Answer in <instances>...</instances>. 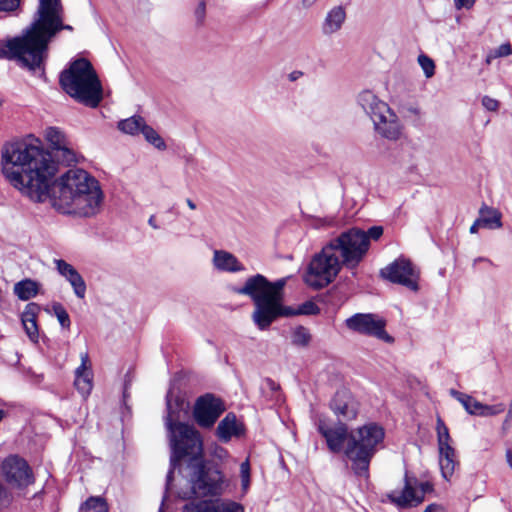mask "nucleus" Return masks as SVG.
Instances as JSON below:
<instances>
[{
	"label": "nucleus",
	"mask_w": 512,
	"mask_h": 512,
	"mask_svg": "<svg viewBox=\"0 0 512 512\" xmlns=\"http://www.w3.org/2000/svg\"><path fill=\"white\" fill-rule=\"evenodd\" d=\"M505 410V405L503 403H498L495 405H486L479 402V407L476 411V416H494L498 415Z\"/></svg>",
	"instance_id": "nucleus-42"
},
{
	"label": "nucleus",
	"mask_w": 512,
	"mask_h": 512,
	"mask_svg": "<svg viewBox=\"0 0 512 512\" xmlns=\"http://www.w3.org/2000/svg\"><path fill=\"white\" fill-rule=\"evenodd\" d=\"M74 385L83 396L89 395L92 390L91 373H86L84 376H75Z\"/></svg>",
	"instance_id": "nucleus-41"
},
{
	"label": "nucleus",
	"mask_w": 512,
	"mask_h": 512,
	"mask_svg": "<svg viewBox=\"0 0 512 512\" xmlns=\"http://www.w3.org/2000/svg\"><path fill=\"white\" fill-rule=\"evenodd\" d=\"M56 270L65 279L69 278L75 271H77L71 264L63 259L54 260Z\"/></svg>",
	"instance_id": "nucleus-44"
},
{
	"label": "nucleus",
	"mask_w": 512,
	"mask_h": 512,
	"mask_svg": "<svg viewBox=\"0 0 512 512\" xmlns=\"http://www.w3.org/2000/svg\"><path fill=\"white\" fill-rule=\"evenodd\" d=\"M346 20V10L342 5L331 8L322 23L324 35H332L338 32Z\"/></svg>",
	"instance_id": "nucleus-25"
},
{
	"label": "nucleus",
	"mask_w": 512,
	"mask_h": 512,
	"mask_svg": "<svg viewBox=\"0 0 512 512\" xmlns=\"http://www.w3.org/2000/svg\"><path fill=\"white\" fill-rule=\"evenodd\" d=\"M188 468L191 483V492L202 499L221 497L227 487L228 481L220 466L213 461L203 459L200 455L191 456Z\"/></svg>",
	"instance_id": "nucleus-6"
},
{
	"label": "nucleus",
	"mask_w": 512,
	"mask_h": 512,
	"mask_svg": "<svg viewBox=\"0 0 512 512\" xmlns=\"http://www.w3.org/2000/svg\"><path fill=\"white\" fill-rule=\"evenodd\" d=\"M62 30L73 31V27L64 23L63 6L52 11L41 19H33L25 28L29 54L34 70L43 69L48 56L51 40Z\"/></svg>",
	"instance_id": "nucleus-3"
},
{
	"label": "nucleus",
	"mask_w": 512,
	"mask_h": 512,
	"mask_svg": "<svg viewBox=\"0 0 512 512\" xmlns=\"http://www.w3.org/2000/svg\"><path fill=\"white\" fill-rule=\"evenodd\" d=\"M357 101L365 113L371 118L374 130L377 133L379 132V127L382 128L383 124L388 121L390 113L394 112L387 103L380 100L370 90L362 91L358 95Z\"/></svg>",
	"instance_id": "nucleus-16"
},
{
	"label": "nucleus",
	"mask_w": 512,
	"mask_h": 512,
	"mask_svg": "<svg viewBox=\"0 0 512 512\" xmlns=\"http://www.w3.org/2000/svg\"><path fill=\"white\" fill-rule=\"evenodd\" d=\"M344 265L334 248L327 243L311 259L303 277L304 282L314 289H321L334 281Z\"/></svg>",
	"instance_id": "nucleus-9"
},
{
	"label": "nucleus",
	"mask_w": 512,
	"mask_h": 512,
	"mask_svg": "<svg viewBox=\"0 0 512 512\" xmlns=\"http://www.w3.org/2000/svg\"><path fill=\"white\" fill-rule=\"evenodd\" d=\"M61 88L77 102L96 108L103 98L101 81L86 58H78L70 62L59 76Z\"/></svg>",
	"instance_id": "nucleus-2"
},
{
	"label": "nucleus",
	"mask_w": 512,
	"mask_h": 512,
	"mask_svg": "<svg viewBox=\"0 0 512 512\" xmlns=\"http://www.w3.org/2000/svg\"><path fill=\"white\" fill-rule=\"evenodd\" d=\"M506 459H507L509 466L512 468V449H508L506 451Z\"/></svg>",
	"instance_id": "nucleus-60"
},
{
	"label": "nucleus",
	"mask_w": 512,
	"mask_h": 512,
	"mask_svg": "<svg viewBox=\"0 0 512 512\" xmlns=\"http://www.w3.org/2000/svg\"><path fill=\"white\" fill-rule=\"evenodd\" d=\"M509 414H512V399H511V403H510Z\"/></svg>",
	"instance_id": "nucleus-64"
},
{
	"label": "nucleus",
	"mask_w": 512,
	"mask_h": 512,
	"mask_svg": "<svg viewBox=\"0 0 512 512\" xmlns=\"http://www.w3.org/2000/svg\"><path fill=\"white\" fill-rule=\"evenodd\" d=\"M266 382H267L268 387H269L271 390H273V391H277V390H279V388H280V387H279V385H278L275 381H273L272 379L268 378V379L266 380Z\"/></svg>",
	"instance_id": "nucleus-54"
},
{
	"label": "nucleus",
	"mask_w": 512,
	"mask_h": 512,
	"mask_svg": "<svg viewBox=\"0 0 512 512\" xmlns=\"http://www.w3.org/2000/svg\"><path fill=\"white\" fill-rule=\"evenodd\" d=\"M241 481H242V487L244 489H246L250 483V476L248 478H241Z\"/></svg>",
	"instance_id": "nucleus-61"
},
{
	"label": "nucleus",
	"mask_w": 512,
	"mask_h": 512,
	"mask_svg": "<svg viewBox=\"0 0 512 512\" xmlns=\"http://www.w3.org/2000/svg\"><path fill=\"white\" fill-rule=\"evenodd\" d=\"M481 226L489 229H499L502 227V214L499 210L483 204L479 210Z\"/></svg>",
	"instance_id": "nucleus-28"
},
{
	"label": "nucleus",
	"mask_w": 512,
	"mask_h": 512,
	"mask_svg": "<svg viewBox=\"0 0 512 512\" xmlns=\"http://www.w3.org/2000/svg\"><path fill=\"white\" fill-rule=\"evenodd\" d=\"M225 410V404L220 398L207 393L196 400L193 416L200 427L208 429L214 426Z\"/></svg>",
	"instance_id": "nucleus-12"
},
{
	"label": "nucleus",
	"mask_w": 512,
	"mask_h": 512,
	"mask_svg": "<svg viewBox=\"0 0 512 512\" xmlns=\"http://www.w3.org/2000/svg\"><path fill=\"white\" fill-rule=\"evenodd\" d=\"M286 278H280L276 281L268 279L267 293L271 296V302L267 303L269 307L270 325L276 321L281 315L291 314V311L284 309L286 306L283 304V289L286 285Z\"/></svg>",
	"instance_id": "nucleus-22"
},
{
	"label": "nucleus",
	"mask_w": 512,
	"mask_h": 512,
	"mask_svg": "<svg viewBox=\"0 0 512 512\" xmlns=\"http://www.w3.org/2000/svg\"><path fill=\"white\" fill-rule=\"evenodd\" d=\"M62 6L61 0H38V7L34 13L33 19H41Z\"/></svg>",
	"instance_id": "nucleus-35"
},
{
	"label": "nucleus",
	"mask_w": 512,
	"mask_h": 512,
	"mask_svg": "<svg viewBox=\"0 0 512 512\" xmlns=\"http://www.w3.org/2000/svg\"><path fill=\"white\" fill-rule=\"evenodd\" d=\"M194 14H195L197 23L199 25L203 24L204 19H205V15H206V3H205L204 0H201L199 2L198 6L195 9Z\"/></svg>",
	"instance_id": "nucleus-47"
},
{
	"label": "nucleus",
	"mask_w": 512,
	"mask_h": 512,
	"mask_svg": "<svg viewBox=\"0 0 512 512\" xmlns=\"http://www.w3.org/2000/svg\"><path fill=\"white\" fill-rule=\"evenodd\" d=\"M384 233L382 226L375 225L364 231L352 227L331 239L328 243L334 248L341 263L353 270L363 261L370 248L371 241H378Z\"/></svg>",
	"instance_id": "nucleus-5"
},
{
	"label": "nucleus",
	"mask_w": 512,
	"mask_h": 512,
	"mask_svg": "<svg viewBox=\"0 0 512 512\" xmlns=\"http://www.w3.org/2000/svg\"><path fill=\"white\" fill-rule=\"evenodd\" d=\"M418 63L421 66L426 78H431L435 73V64L433 60L425 54L418 57Z\"/></svg>",
	"instance_id": "nucleus-43"
},
{
	"label": "nucleus",
	"mask_w": 512,
	"mask_h": 512,
	"mask_svg": "<svg viewBox=\"0 0 512 512\" xmlns=\"http://www.w3.org/2000/svg\"><path fill=\"white\" fill-rule=\"evenodd\" d=\"M142 134L145 139L157 149L164 150L166 148L164 140L151 126L145 124Z\"/></svg>",
	"instance_id": "nucleus-38"
},
{
	"label": "nucleus",
	"mask_w": 512,
	"mask_h": 512,
	"mask_svg": "<svg viewBox=\"0 0 512 512\" xmlns=\"http://www.w3.org/2000/svg\"><path fill=\"white\" fill-rule=\"evenodd\" d=\"M317 0H302V6L304 8H310L316 3Z\"/></svg>",
	"instance_id": "nucleus-59"
},
{
	"label": "nucleus",
	"mask_w": 512,
	"mask_h": 512,
	"mask_svg": "<svg viewBox=\"0 0 512 512\" xmlns=\"http://www.w3.org/2000/svg\"><path fill=\"white\" fill-rule=\"evenodd\" d=\"M148 224L153 228V229H159L160 227L156 224V221H155V216L152 215L150 216L149 220H148Z\"/></svg>",
	"instance_id": "nucleus-58"
},
{
	"label": "nucleus",
	"mask_w": 512,
	"mask_h": 512,
	"mask_svg": "<svg viewBox=\"0 0 512 512\" xmlns=\"http://www.w3.org/2000/svg\"><path fill=\"white\" fill-rule=\"evenodd\" d=\"M40 305L34 302L28 303L22 313L21 320L24 330L33 342L39 339V330L37 325V315L40 312Z\"/></svg>",
	"instance_id": "nucleus-24"
},
{
	"label": "nucleus",
	"mask_w": 512,
	"mask_h": 512,
	"mask_svg": "<svg viewBox=\"0 0 512 512\" xmlns=\"http://www.w3.org/2000/svg\"><path fill=\"white\" fill-rule=\"evenodd\" d=\"M291 341L295 346L306 347L311 341V334L306 327L299 325L293 330Z\"/></svg>",
	"instance_id": "nucleus-36"
},
{
	"label": "nucleus",
	"mask_w": 512,
	"mask_h": 512,
	"mask_svg": "<svg viewBox=\"0 0 512 512\" xmlns=\"http://www.w3.org/2000/svg\"><path fill=\"white\" fill-rule=\"evenodd\" d=\"M482 105L489 111H496L499 107V102L489 96L482 98Z\"/></svg>",
	"instance_id": "nucleus-48"
},
{
	"label": "nucleus",
	"mask_w": 512,
	"mask_h": 512,
	"mask_svg": "<svg viewBox=\"0 0 512 512\" xmlns=\"http://www.w3.org/2000/svg\"><path fill=\"white\" fill-rule=\"evenodd\" d=\"M20 6V0H0V12H13Z\"/></svg>",
	"instance_id": "nucleus-46"
},
{
	"label": "nucleus",
	"mask_w": 512,
	"mask_h": 512,
	"mask_svg": "<svg viewBox=\"0 0 512 512\" xmlns=\"http://www.w3.org/2000/svg\"><path fill=\"white\" fill-rule=\"evenodd\" d=\"M243 434L244 427L237 421L236 415L232 412L226 414L216 429V436L223 443L229 442L232 437H241Z\"/></svg>",
	"instance_id": "nucleus-23"
},
{
	"label": "nucleus",
	"mask_w": 512,
	"mask_h": 512,
	"mask_svg": "<svg viewBox=\"0 0 512 512\" xmlns=\"http://www.w3.org/2000/svg\"><path fill=\"white\" fill-rule=\"evenodd\" d=\"M214 266L221 271L240 272L244 271V265L232 253L224 250H215L213 256Z\"/></svg>",
	"instance_id": "nucleus-26"
},
{
	"label": "nucleus",
	"mask_w": 512,
	"mask_h": 512,
	"mask_svg": "<svg viewBox=\"0 0 512 512\" xmlns=\"http://www.w3.org/2000/svg\"><path fill=\"white\" fill-rule=\"evenodd\" d=\"M4 160L7 180L32 201L50 200L58 212L79 217L100 211L103 192L99 182L82 169H70L56 179L57 164L38 144L11 145Z\"/></svg>",
	"instance_id": "nucleus-1"
},
{
	"label": "nucleus",
	"mask_w": 512,
	"mask_h": 512,
	"mask_svg": "<svg viewBox=\"0 0 512 512\" xmlns=\"http://www.w3.org/2000/svg\"><path fill=\"white\" fill-rule=\"evenodd\" d=\"M478 262H487L489 264H492V261L488 258H485V257H477L474 259L473 261V266H475Z\"/></svg>",
	"instance_id": "nucleus-56"
},
{
	"label": "nucleus",
	"mask_w": 512,
	"mask_h": 512,
	"mask_svg": "<svg viewBox=\"0 0 512 512\" xmlns=\"http://www.w3.org/2000/svg\"><path fill=\"white\" fill-rule=\"evenodd\" d=\"M171 447V455H170V467L166 475V483H165V492L162 498L161 506L159 508V512H163V506L165 501L168 499V493L170 489V485L174 479V471L177 467L180 466L181 461L185 458L191 459V456L200 455L203 451V446L200 447V450L197 451L194 448H190V444H170Z\"/></svg>",
	"instance_id": "nucleus-21"
},
{
	"label": "nucleus",
	"mask_w": 512,
	"mask_h": 512,
	"mask_svg": "<svg viewBox=\"0 0 512 512\" xmlns=\"http://www.w3.org/2000/svg\"><path fill=\"white\" fill-rule=\"evenodd\" d=\"M408 112L414 115L419 116L420 115V109L416 106H410L407 108Z\"/></svg>",
	"instance_id": "nucleus-57"
},
{
	"label": "nucleus",
	"mask_w": 512,
	"mask_h": 512,
	"mask_svg": "<svg viewBox=\"0 0 512 512\" xmlns=\"http://www.w3.org/2000/svg\"><path fill=\"white\" fill-rule=\"evenodd\" d=\"M384 437L383 427L375 422L367 423L350 432L344 454L351 461L352 469L357 476H368L371 459Z\"/></svg>",
	"instance_id": "nucleus-4"
},
{
	"label": "nucleus",
	"mask_w": 512,
	"mask_h": 512,
	"mask_svg": "<svg viewBox=\"0 0 512 512\" xmlns=\"http://www.w3.org/2000/svg\"><path fill=\"white\" fill-rule=\"evenodd\" d=\"M40 285L32 279H24L14 285V294L22 301L35 297L39 292Z\"/></svg>",
	"instance_id": "nucleus-30"
},
{
	"label": "nucleus",
	"mask_w": 512,
	"mask_h": 512,
	"mask_svg": "<svg viewBox=\"0 0 512 512\" xmlns=\"http://www.w3.org/2000/svg\"><path fill=\"white\" fill-rule=\"evenodd\" d=\"M479 226H481V221L478 218L470 227V233H476L478 231Z\"/></svg>",
	"instance_id": "nucleus-55"
},
{
	"label": "nucleus",
	"mask_w": 512,
	"mask_h": 512,
	"mask_svg": "<svg viewBox=\"0 0 512 512\" xmlns=\"http://www.w3.org/2000/svg\"><path fill=\"white\" fill-rule=\"evenodd\" d=\"M2 469L7 482L19 488L27 487L35 481L28 462L18 455L7 457L3 462Z\"/></svg>",
	"instance_id": "nucleus-15"
},
{
	"label": "nucleus",
	"mask_w": 512,
	"mask_h": 512,
	"mask_svg": "<svg viewBox=\"0 0 512 512\" xmlns=\"http://www.w3.org/2000/svg\"><path fill=\"white\" fill-rule=\"evenodd\" d=\"M450 395L458 400L470 415H476L477 408L479 407V401L474 397L465 393L459 392L455 389L450 390Z\"/></svg>",
	"instance_id": "nucleus-33"
},
{
	"label": "nucleus",
	"mask_w": 512,
	"mask_h": 512,
	"mask_svg": "<svg viewBox=\"0 0 512 512\" xmlns=\"http://www.w3.org/2000/svg\"><path fill=\"white\" fill-rule=\"evenodd\" d=\"M303 75V73L301 71H293L289 74V80L290 81H296L298 80L301 76Z\"/></svg>",
	"instance_id": "nucleus-53"
},
{
	"label": "nucleus",
	"mask_w": 512,
	"mask_h": 512,
	"mask_svg": "<svg viewBox=\"0 0 512 512\" xmlns=\"http://www.w3.org/2000/svg\"><path fill=\"white\" fill-rule=\"evenodd\" d=\"M184 401L178 397H174L172 391H168L166 395V411L165 426L168 432L170 444H190V448L197 451L203 445L202 437L198 430L192 425L180 421V413L184 410Z\"/></svg>",
	"instance_id": "nucleus-7"
},
{
	"label": "nucleus",
	"mask_w": 512,
	"mask_h": 512,
	"mask_svg": "<svg viewBox=\"0 0 512 512\" xmlns=\"http://www.w3.org/2000/svg\"><path fill=\"white\" fill-rule=\"evenodd\" d=\"M268 278L262 274L249 276L242 286H232L230 290L237 295H244L254 304L252 321L259 330H267L270 325L268 304L272 300L267 291Z\"/></svg>",
	"instance_id": "nucleus-8"
},
{
	"label": "nucleus",
	"mask_w": 512,
	"mask_h": 512,
	"mask_svg": "<svg viewBox=\"0 0 512 512\" xmlns=\"http://www.w3.org/2000/svg\"><path fill=\"white\" fill-rule=\"evenodd\" d=\"M330 409L337 417V422H348L356 419L359 404L347 389L338 390L330 401Z\"/></svg>",
	"instance_id": "nucleus-19"
},
{
	"label": "nucleus",
	"mask_w": 512,
	"mask_h": 512,
	"mask_svg": "<svg viewBox=\"0 0 512 512\" xmlns=\"http://www.w3.org/2000/svg\"><path fill=\"white\" fill-rule=\"evenodd\" d=\"M512 54V47L509 43L501 44L496 50H495V57H505Z\"/></svg>",
	"instance_id": "nucleus-49"
},
{
	"label": "nucleus",
	"mask_w": 512,
	"mask_h": 512,
	"mask_svg": "<svg viewBox=\"0 0 512 512\" xmlns=\"http://www.w3.org/2000/svg\"><path fill=\"white\" fill-rule=\"evenodd\" d=\"M317 430L326 440L327 448L332 453L343 451L344 444H347L350 439L348 425L344 422H337L332 427L324 418H320L317 422Z\"/></svg>",
	"instance_id": "nucleus-17"
},
{
	"label": "nucleus",
	"mask_w": 512,
	"mask_h": 512,
	"mask_svg": "<svg viewBox=\"0 0 512 512\" xmlns=\"http://www.w3.org/2000/svg\"><path fill=\"white\" fill-rule=\"evenodd\" d=\"M182 512H245L244 506L231 499L213 497L192 500L186 503Z\"/></svg>",
	"instance_id": "nucleus-18"
},
{
	"label": "nucleus",
	"mask_w": 512,
	"mask_h": 512,
	"mask_svg": "<svg viewBox=\"0 0 512 512\" xmlns=\"http://www.w3.org/2000/svg\"><path fill=\"white\" fill-rule=\"evenodd\" d=\"M284 309L291 311V314L281 315V317H291L296 315H317L320 313V308L311 300L305 301L298 306L297 309L286 306Z\"/></svg>",
	"instance_id": "nucleus-34"
},
{
	"label": "nucleus",
	"mask_w": 512,
	"mask_h": 512,
	"mask_svg": "<svg viewBox=\"0 0 512 512\" xmlns=\"http://www.w3.org/2000/svg\"><path fill=\"white\" fill-rule=\"evenodd\" d=\"M439 449V465L441 474L444 479L450 480L458 465L456 460V451L452 446L440 447Z\"/></svg>",
	"instance_id": "nucleus-27"
},
{
	"label": "nucleus",
	"mask_w": 512,
	"mask_h": 512,
	"mask_svg": "<svg viewBox=\"0 0 512 512\" xmlns=\"http://www.w3.org/2000/svg\"><path fill=\"white\" fill-rule=\"evenodd\" d=\"M73 288L74 294L79 299H84L86 295V283L78 271H75L69 278L66 279Z\"/></svg>",
	"instance_id": "nucleus-37"
},
{
	"label": "nucleus",
	"mask_w": 512,
	"mask_h": 512,
	"mask_svg": "<svg viewBox=\"0 0 512 512\" xmlns=\"http://www.w3.org/2000/svg\"><path fill=\"white\" fill-rule=\"evenodd\" d=\"M52 310L54 315L57 317V320L61 327L64 329H69L71 325V320L64 306L59 302H54L52 304Z\"/></svg>",
	"instance_id": "nucleus-40"
},
{
	"label": "nucleus",
	"mask_w": 512,
	"mask_h": 512,
	"mask_svg": "<svg viewBox=\"0 0 512 512\" xmlns=\"http://www.w3.org/2000/svg\"><path fill=\"white\" fill-rule=\"evenodd\" d=\"M45 138L50 144L51 151L44 149L42 142L39 139H28L23 141H17L13 143H9L4 146L2 150V172L4 173V153L6 149L14 144L18 143H26L31 145L38 144L44 151L48 152L51 155L52 161H54L57 165L58 163L65 164L70 166L77 162V155L74 150L69 146V141L66 138L65 134L57 127H49L46 129Z\"/></svg>",
	"instance_id": "nucleus-10"
},
{
	"label": "nucleus",
	"mask_w": 512,
	"mask_h": 512,
	"mask_svg": "<svg viewBox=\"0 0 512 512\" xmlns=\"http://www.w3.org/2000/svg\"><path fill=\"white\" fill-rule=\"evenodd\" d=\"M378 134L388 140L397 141L402 135V125L395 112L390 113L388 121L383 124L382 128L379 127Z\"/></svg>",
	"instance_id": "nucleus-29"
},
{
	"label": "nucleus",
	"mask_w": 512,
	"mask_h": 512,
	"mask_svg": "<svg viewBox=\"0 0 512 512\" xmlns=\"http://www.w3.org/2000/svg\"><path fill=\"white\" fill-rule=\"evenodd\" d=\"M474 0H454V6L457 10L462 8L469 9L473 6Z\"/></svg>",
	"instance_id": "nucleus-50"
},
{
	"label": "nucleus",
	"mask_w": 512,
	"mask_h": 512,
	"mask_svg": "<svg viewBox=\"0 0 512 512\" xmlns=\"http://www.w3.org/2000/svg\"><path fill=\"white\" fill-rule=\"evenodd\" d=\"M436 431H437L438 448L445 447V446H451V444H450L451 437L449 434V429L441 418L437 419Z\"/></svg>",
	"instance_id": "nucleus-39"
},
{
	"label": "nucleus",
	"mask_w": 512,
	"mask_h": 512,
	"mask_svg": "<svg viewBox=\"0 0 512 512\" xmlns=\"http://www.w3.org/2000/svg\"><path fill=\"white\" fill-rule=\"evenodd\" d=\"M127 388H128V384H127V382H125V386H124V397L126 396Z\"/></svg>",
	"instance_id": "nucleus-63"
},
{
	"label": "nucleus",
	"mask_w": 512,
	"mask_h": 512,
	"mask_svg": "<svg viewBox=\"0 0 512 512\" xmlns=\"http://www.w3.org/2000/svg\"><path fill=\"white\" fill-rule=\"evenodd\" d=\"M382 278L402 286L412 291L418 290V275L409 260L399 258L385 268L381 269Z\"/></svg>",
	"instance_id": "nucleus-13"
},
{
	"label": "nucleus",
	"mask_w": 512,
	"mask_h": 512,
	"mask_svg": "<svg viewBox=\"0 0 512 512\" xmlns=\"http://www.w3.org/2000/svg\"><path fill=\"white\" fill-rule=\"evenodd\" d=\"M81 365L76 369L75 376H84L86 373H91V370L88 366L89 364V355L88 353H81Z\"/></svg>",
	"instance_id": "nucleus-45"
},
{
	"label": "nucleus",
	"mask_w": 512,
	"mask_h": 512,
	"mask_svg": "<svg viewBox=\"0 0 512 512\" xmlns=\"http://www.w3.org/2000/svg\"><path fill=\"white\" fill-rule=\"evenodd\" d=\"M404 480L405 485L400 494H396L395 492L388 494V498L391 503L395 504L398 508H408L421 504L424 500V494L432 491L433 489L429 482H421L419 485L421 493L418 494L412 486V482L410 481L407 473L405 474Z\"/></svg>",
	"instance_id": "nucleus-20"
},
{
	"label": "nucleus",
	"mask_w": 512,
	"mask_h": 512,
	"mask_svg": "<svg viewBox=\"0 0 512 512\" xmlns=\"http://www.w3.org/2000/svg\"><path fill=\"white\" fill-rule=\"evenodd\" d=\"M424 512H443V509L440 505L430 504L426 507Z\"/></svg>",
	"instance_id": "nucleus-52"
},
{
	"label": "nucleus",
	"mask_w": 512,
	"mask_h": 512,
	"mask_svg": "<svg viewBox=\"0 0 512 512\" xmlns=\"http://www.w3.org/2000/svg\"><path fill=\"white\" fill-rule=\"evenodd\" d=\"M145 124V120L141 116H132L119 121L118 129L126 134L136 135L142 133Z\"/></svg>",
	"instance_id": "nucleus-32"
},
{
	"label": "nucleus",
	"mask_w": 512,
	"mask_h": 512,
	"mask_svg": "<svg viewBox=\"0 0 512 512\" xmlns=\"http://www.w3.org/2000/svg\"><path fill=\"white\" fill-rule=\"evenodd\" d=\"M109 512V505L102 496H90L79 507V512Z\"/></svg>",
	"instance_id": "nucleus-31"
},
{
	"label": "nucleus",
	"mask_w": 512,
	"mask_h": 512,
	"mask_svg": "<svg viewBox=\"0 0 512 512\" xmlns=\"http://www.w3.org/2000/svg\"><path fill=\"white\" fill-rule=\"evenodd\" d=\"M186 203L190 209H192V210L196 209V204L190 198L186 199Z\"/></svg>",
	"instance_id": "nucleus-62"
},
{
	"label": "nucleus",
	"mask_w": 512,
	"mask_h": 512,
	"mask_svg": "<svg viewBox=\"0 0 512 512\" xmlns=\"http://www.w3.org/2000/svg\"><path fill=\"white\" fill-rule=\"evenodd\" d=\"M241 478H248L250 476V465L248 460L244 461L240 466Z\"/></svg>",
	"instance_id": "nucleus-51"
},
{
	"label": "nucleus",
	"mask_w": 512,
	"mask_h": 512,
	"mask_svg": "<svg viewBox=\"0 0 512 512\" xmlns=\"http://www.w3.org/2000/svg\"><path fill=\"white\" fill-rule=\"evenodd\" d=\"M25 29L20 36L0 40V58L16 60L22 67L35 71L30 59Z\"/></svg>",
	"instance_id": "nucleus-14"
},
{
	"label": "nucleus",
	"mask_w": 512,
	"mask_h": 512,
	"mask_svg": "<svg viewBox=\"0 0 512 512\" xmlns=\"http://www.w3.org/2000/svg\"><path fill=\"white\" fill-rule=\"evenodd\" d=\"M346 327L356 333L375 337L386 343H393L394 338L386 330V320L373 313H356L345 321Z\"/></svg>",
	"instance_id": "nucleus-11"
}]
</instances>
